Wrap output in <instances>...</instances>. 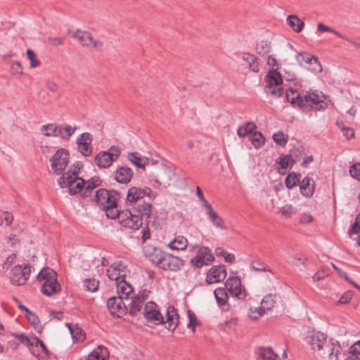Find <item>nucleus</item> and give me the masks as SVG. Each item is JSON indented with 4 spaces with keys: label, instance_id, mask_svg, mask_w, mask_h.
Masks as SVG:
<instances>
[{
    "label": "nucleus",
    "instance_id": "f257e3e1",
    "mask_svg": "<svg viewBox=\"0 0 360 360\" xmlns=\"http://www.w3.org/2000/svg\"><path fill=\"white\" fill-rule=\"evenodd\" d=\"M143 314L146 321L155 325H160L165 323L167 324L166 328L172 331L174 330L179 324V315L176 309L171 305L167 308V319L165 321L158 305L152 301L146 303Z\"/></svg>",
    "mask_w": 360,
    "mask_h": 360
},
{
    "label": "nucleus",
    "instance_id": "f03ea898",
    "mask_svg": "<svg viewBox=\"0 0 360 360\" xmlns=\"http://www.w3.org/2000/svg\"><path fill=\"white\" fill-rule=\"evenodd\" d=\"M83 165L81 162L72 164L68 172L63 173L58 180L61 188H68L71 195L78 193L84 185V180L78 176Z\"/></svg>",
    "mask_w": 360,
    "mask_h": 360
},
{
    "label": "nucleus",
    "instance_id": "7ed1b4c3",
    "mask_svg": "<svg viewBox=\"0 0 360 360\" xmlns=\"http://www.w3.org/2000/svg\"><path fill=\"white\" fill-rule=\"evenodd\" d=\"M94 200L98 206L105 212L108 218L115 219L117 217L118 210L117 207V194L116 192L100 188L96 191Z\"/></svg>",
    "mask_w": 360,
    "mask_h": 360
},
{
    "label": "nucleus",
    "instance_id": "20e7f679",
    "mask_svg": "<svg viewBox=\"0 0 360 360\" xmlns=\"http://www.w3.org/2000/svg\"><path fill=\"white\" fill-rule=\"evenodd\" d=\"M326 97L318 90H310L300 98L299 108L304 112L311 110H321L328 108V103L326 101Z\"/></svg>",
    "mask_w": 360,
    "mask_h": 360
},
{
    "label": "nucleus",
    "instance_id": "39448f33",
    "mask_svg": "<svg viewBox=\"0 0 360 360\" xmlns=\"http://www.w3.org/2000/svg\"><path fill=\"white\" fill-rule=\"evenodd\" d=\"M37 280L41 284V292L47 296H51L60 290L57 281V274L52 269H42L38 274Z\"/></svg>",
    "mask_w": 360,
    "mask_h": 360
},
{
    "label": "nucleus",
    "instance_id": "423d86ee",
    "mask_svg": "<svg viewBox=\"0 0 360 360\" xmlns=\"http://www.w3.org/2000/svg\"><path fill=\"white\" fill-rule=\"evenodd\" d=\"M22 344L28 347L32 354L39 360H45L49 354V351L44 343L39 339L27 336L24 333L13 334Z\"/></svg>",
    "mask_w": 360,
    "mask_h": 360
},
{
    "label": "nucleus",
    "instance_id": "0eeeda50",
    "mask_svg": "<svg viewBox=\"0 0 360 360\" xmlns=\"http://www.w3.org/2000/svg\"><path fill=\"white\" fill-rule=\"evenodd\" d=\"M266 85L265 92L274 98H278L284 94V89L281 86L282 77L280 72L276 70H271L266 77Z\"/></svg>",
    "mask_w": 360,
    "mask_h": 360
},
{
    "label": "nucleus",
    "instance_id": "6e6552de",
    "mask_svg": "<svg viewBox=\"0 0 360 360\" xmlns=\"http://www.w3.org/2000/svg\"><path fill=\"white\" fill-rule=\"evenodd\" d=\"M120 155L118 147L111 146L108 151H101L94 158L96 165L100 169L110 167Z\"/></svg>",
    "mask_w": 360,
    "mask_h": 360
},
{
    "label": "nucleus",
    "instance_id": "1a4fd4ad",
    "mask_svg": "<svg viewBox=\"0 0 360 360\" xmlns=\"http://www.w3.org/2000/svg\"><path fill=\"white\" fill-rule=\"evenodd\" d=\"M342 351V347L339 342L330 339L317 352L315 357L320 360H338Z\"/></svg>",
    "mask_w": 360,
    "mask_h": 360
},
{
    "label": "nucleus",
    "instance_id": "9d476101",
    "mask_svg": "<svg viewBox=\"0 0 360 360\" xmlns=\"http://www.w3.org/2000/svg\"><path fill=\"white\" fill-rule=\"evenodd\" d=\"M70 155L67 149L60 148L50 158L51 167L56 175L61 174L69 163Z\"/></svg>",
    "mask_w": 360,
    "mask_h": 360
},
{
    "label": "nucleus",
    "instance_id": "9b49d317",
    "mask_svg": "<svg viewBox=\"0 0 360 360\" xmlns=\"http://www.w3.org/2000/svg\"><path fill=\"white\" fill-rule=\"evenodd\" d=\"M31 273V266L27 264L14 266L10 275L11 282L13 285H25L29 279Z\"/></svg>",
    "mask_w": 360,
    "mask_h": 360
},
{
    "label": "nucleus",
    "instance_id": "f8f14e48",
    "mask_svg": "<svg viewBox=\"0 0 360 360\" xmlns=\"http://www.w3.org/2000/svg\"><path fill=\"white\" fill-rule=\"evenodd\" d=\"M116 218H118L119 222L122 226L132 230L139 229L143 224L141 217L133 214L129 210L118 211Z\"/></svg>",
    "mask_w": 360,
    "mask_h": 360
},
{
    "label": "nucleus",
    "instance_id": "ddd939ff",
    "mask_svg": "<svg viewBox=\"0 0 360 360\" xmlns=\"http://www.w3.org/2000/svg\"><path fill=\"white\" fill-rule=\"evenodd\" d=\"M214 261V257L210 249L207 247H201L197 251L196 255L190 261L191 264L196 268L208 266Z\"/></svg>",
    "mask_w": 360,
    "mask_h": 360
},
{
    "label": "nucleus",
    "instance_id": "4468645a",
    "mask_svg": "<svg viewBox=\"0 0 360 360\" xmlns=\"http://www.w3.org/2000/svg\"><path fill=\"white\" fill-rule=\"evenodd\" d=\"M144 196H148L150 198L154 199L156 197V194L154 193L149 187L141 188L139 187L132 186L128 190L126 202L127 205L132 204L142 199Z\"/></svg>",
    "mask_w": 360,
    "mask_h": 360
},
{
    "label": "nucleus",
    "instance_id": "2eb2a0df",
    "mask_svg": "<svg viewBox=\"0 0 360 360\" xmlns=\"http://www.w3.org/2000/svg\"><path fill=\"white\" fill-rule=\"evenodd\" d=\"M184 265V262L179 257L164 253L159 267L165 271H177Z\"/></svg>",
    "mask_w": 360,
    "mask_h": 360
},
{
    "label": "nucleus",
    "instance_id": "dca6fc26",
    "mask_svg": "<svg viewBox=\"0 0 360 360\" xmlns=\"http://www.w3.org/2000/svg\"><path fill=\"white\" fill-rule=\"evenodd\" d=\"M93 136L89 132L80 134L77 140V150L84 157H89L93 153Z\"/></svg>",
    "mask_w": 360,
    "mask_h": 360
},
{
    "label": "nucleus",
    "instance_id": "f3484780",
    "mask_svg": "<svg viewBox=\"0 0 360 360\" xmlns=\"http://www.w3.org/2000/svg\"><path fill=\"white\" fill-rule=\"evenodd\" d=\"M127 272V266L122 261L118 260L112 264L107 269L106 274L110 280L117 282L125 278Z\"/></svg>",
    "mask_w": 360,
    "mask_h": 360
},
{
    "label": "nucleus",
    "instance_id": "a211bd4d",
    "mask_svg": "<svg viewBox=\"0 0 360 360\" xmlns=\"http://www.w3.org/2000/svg\"><path fill=\"white\" fill-rule=\"evenodd\" d=\"M227 276L226 268L224 265H214L207 271L206 282L207 284H215L223 281Z\"/></svg>",
    "mask_w": 360,
    "mask_h": 360
},
{
    "label": "nucleus",
    "instance_id": "6ab92c4d",
    "mask_svg": "<svg viewBox=\"0 0 360 360\" xmlns=\"http://www.w3.org/2000/svg\"><path fill=\"white\" fill-rule=\"evenodd\" d=\"M327 335L319 331H312L307 338V342L311 349L314 352V356L317 354L323 345L328 342Z\"/></svg>",
    "mask_w": 360,
    "mask_h": 360
},
{
    "label": "nucleus",
    "instance_id": "aec40b11",
    "mask_svg": "<svg viewBox=\"0 0 360 360\" xmlns=\"http://www.w3.org/2000/svg\"><path fill=\"white\" fill-rule=\"evenodd\" d=\"M74 37L83 46L87 48H100L103 43L93 37L92 34L86 31L77 30L74 34Z\"/></svg>",
    "mask_w": 360,
    "mask_h": 360
},
{
    "label": "nucleus",
    "instance_id": "412c9836",
    "mask_svg": "<svg viewBox=\"0 0 360 360\" xmlns=\"http://www.w3.org/2000/svg\"><path fill=\"white\" fill-rule=\"evenodd\" d=\"M225 286L233 297L240 300L246 297V292L245 289H242L241 281L238 277H229L225 283Z\"/></svg>",
    "mask_w": 360,
    "mask_h": 360
},
{
    "label": "nucleus",
    "instance_id": "4be33fe9",
    "mask_svg": "<svg viewBox=\"0 0 360 360\" xmlns=\"http://www.w3.org/2000/svg\"><path fill=\"white\" fill-rule=\"evenodd\" d=\"M148 290H143L131 297L129 311L131 316H136L141 311L144 302L148 297Z\"/></svg>",
    "mask_w": 360,
    "mask_h": 360
},
{
    "label": "nucleus",
    "instance_id": "5701e85b",
    "mask_svg": "<svg viewBox=\"0 0 360 360\" xmlns=\"http://www.w3.org/2000/svg\"><path fill=\"white\" fill-rule=\"evenodd\" d=\"M122 300L118 297H112L107 301V307L110 313L118 318L127 314V309Z\"/></svg>",
    "mask_w": 360,
    "mask_h": 360
},
{
    "label": "nucleus",
    "instance_id": "b1692460",
    "mask_svg": "<svg viewBox=\"0 0 360 360\" xmlns=\"http://www.w3.org/2000/svg\"><path fill=\"white\" fill-rule=\"evenodd\" d=\"M143 252L146 258H148L152 263L159 266L162 258L164 255V252L160 249L157 248L151 245H147L143 248Z\"/></svg>",
    "mask_w": 360,
    "mask_h": 360
},
{
    "label": "nucleus",
    "instance_id": "393cba45",
    "mask_svg": "<svg viewBox=\"0 0 360 360\" xmlns=\"http://www.w3.org/2000/svg\"><path fill=\"white\" fill-rule=\"evenodd\" d=\"M133 171L127 167H118L114 172V179L120 184H128L132 176Z\"/></svg>",
    "mask_w": 360,
    "mask_h": 360
},
{
    "label": "nucleus",
    "instance_id": "a878e982",
    "mask_svg": "<svg viewBox=\"0 0 360 360\" xmlns=\"http://www.w3.org/2000/svg\"><path fill=\"white\" fill-rule=\"evenodd\" d=\"M214 295L218 306L224 311L229 310L230 304L227 290L224 288H217L214 291Z\"/></svg>",
    "mask_w": 360,
    "mask_h": 360
},
{
    "label": "nucleus",
    "instance_id": "bb28decb",
    "mask_svg": "<svg viewBox=\"0 0 360 360\" xmlns=\"http://www.w3.org/2000/svg\"><path fill=\"white\" fill-rule=\"evenodd\" d=\"M207 205L205 208L206 214L212 223L213 226L219 229H226L225 222L224 219L213 210L212 205Z\"/></svg>",
    "mask_w": 360,
    "mask_h": 360
},
{
    "label": "nucleus",
    "instance_id": "cd10ccee",
    "mask_svg": "<svg viewBox=\"0 0 360 360\" xmlns=\"http://www.w3.org/2000/svg\"><path fill=\"white\" fill-rule=\"evenodd\" d=\"M315 189L314 181L309 177H304L300 183V190L301 193L307 198L313 195Z\"/></svg>",
    "mask_w": 360,
    "mask_h": 360
},
{
    "label": "nucleus",
    "instance_id": "c85d7f7f",
    "mask_svg": "<svg viewBox=\"0 0 360 360\" xmlns=\"http://www.w3.org/2000/svg\"><path fill=\"white\" fill-rule=\"evenodd\" d=\"M118 297L127 299L133 292L132 286L125 281V278L115 283Z\"/></svg>",
    "mask_w": 360,
    "mask_h": 360
},
{
    "label": "nucleus",
    "instance_id": "c756f323",
    "mask_svg": "<svg viewBox=\"0 0 360 360\" xmlns=\"http://www.w3.org/2000/svg\"><path fill=\"white\" fill-rule=\"evenodd\" d=\"M101 184V180L98 176H94L88 181H84V185L79 193H82V195L86 197L89 195L92 191L98 187Z\"/></svg>",
    "mask_w": 360,
    "mask_h": 360
},
{
    "label": "nucleus",
    "instance_id": "7c9ffc66",
    "mask_svg": "<svg viewBox=\"0 0 360 360\" xmlns=\"http://www.w3.org/2000/svg\"><path fill=\"white\" fill-rule=\"evenodd\" d=\"M188 243L186 238L183 236H176L166 247L174 250H184L188 247Z\"/></svg>",
    "mask_w": 360,
    "mask_h": 360
},
{
    "label": "nucleus",
    "instance_id": "2f4dec72",
    "mask_svg": "<svg viewBox=\"0 0 360 360\" xmlns=\"http://www.w3.org/2000/svg\"><path fill=\"white\" fill-rule=\"evenodd\" d=\"M109 356V352L106 347L98 346L86 358V360H106Z\"/></svg>",
    "mask_w": 360,
    "mask_h": 360
},
{
    "label": "nucleus",
    "instance_id": "473e14b6",
    "mask_svg": "<svg viewBox=\"0 0 360 360\" xmlns=\"http://www.w3.org/2000/svg\"><path fill=\"white\" fill-rule=\"evenodd\" d=\"M286 22L289 27L297 33L302 32L304 26V22L296 15H289Z\"/></svg>",
    "mask_w": 360,
    "mask_h": 360
},
{
    "label": "nucleus",
    "instance_id": "72a5a7b5",
    "mask_svg": "<svg viewBox=\"0 0 360 360\" xmlns=\"http://www.w3.org/2000/svg\"><path fill=\"white\" fill-rule=\"evenodd\" d=\"M257 353L262 360H277L278 355L271 347H259Z\"/></svg>",
    "mask_w": 360,
    "mask_h": 360
},
{
    "label": "nucleus",
    "instance_id": "f704fd0d",
    "mask_svg": "<svg viewBox=\"0 0 360 360\" xmlns=\"http://www.w3.org/2000/svg\"><path fill=\"white\" fill-rule=\"evenodd\" d=\"M58 136L64 140H68L76 131V127H72L70 124H64L58 125Z\"/></svg>",
    "mask_w": 360,
    "mask_h": 360
},
{
    "label": "nucleus",
    "instance_id": "c9c22d12",
    "mask_svg": "<svg viewBox=\"0 0 360 360\" xmlns=\"http://www.w3.org/2000/svg\"><path fill=\"white\" fill-rule=\"evenodd\" d=\"M241 58L246 64L248 65L249 68L252 71L255 72H259V62L257 58L255 55L246 53L242 56Z\"/></svg>",
    "mask_w": 360,
    "mask_h": 360
},
{
    "label": "nucleus",
    "instance_id": "e433bc0d",
    "mask_svg": "<svg viewBox=\"0 0 360 360\" xmlns=\"http://www.w3.org/2000/svg\"><path fill=\"white\" fill-rule=\"evenodd\" d=\"M129 161L138 167H144L148 163V159L147 158L141 156L137 153H131L128 155Z\"/></svg>",
    "mask_w": 360,
    "mask_h": 360
},
{
    "label": "nucleus",
    "instance_id": "4c0bfd02",
    "mask_svg": "<svg viewBox=\"0 0 360 360\" xmlns=\"http://www.w3.org/2000/svg\"><path fill=\"white\" fill-rule=\"evenodd\" d=\"M72 339L75 342L83 341L84 340V333L82 328H79L77 325H72L66 323Z\"/></svg>",
    "mask_w": 360,
    "mask_h": 360
},
{
    "label": "nucleus",
    "instance_id": "58836bf2",
    "mask_svg": "<svg viewBox=\"0 0 360 360\" xmlns=\"http://www.w3.org/2000/svg\"><path fill=\"white\" fill-rule=\"evenodd\" d=\"M135 209L139 214L138 215L140 217H145L146 219L150 217L152 211V205L150 203L143 202L138 204Z\"/></svg>",
    "mask_w": 360,
    "mask_h": 360
},
{
    "label": "nucleus",
    "instance_id": "ea45409f",
    "mask_svg": "<svg viewBox=\"0 0 360 360\" xmlns=\"http://www.w3.org/2000/svg\"><path fill=\"white\" fill-rule=\"evenodd\" d=\"M41 132L43 135L50 136H58V124L56 123H49L41 127Z\"/></svg>",
    "mask_w": 360,
    "mask_h": 360
},
{
    "label": "nucleus",
    "instance_id": "a19ab883",
    "mask_svg": "<svg viewBox=\"0 0 360 360\" xmlns=\"http://www.w3.org/2000/svg\"><path fill=\"white\" fill-rule=\"evenodd\" d=\"M275 303L276 300L274 296L271 294H269L264 297L261 302L260 307L265 313H266L268 311L274 308Z\"/></svg>",
    "mask_w": 360,
    "mask_h": 360
},
{
    "label": "nucleus",
    "instance_id": "79ce46f5",
    "mask_svg": "<svg viewBox=\"0 0 360 360\" xmlns=\"http://www.w3.org/2000/svg\"><path fill=\"white\" fill-rule=\"evenodd\" d=\"M293 160L290 155H285L281 158L278 162L279 167L278 168L279 173L285 174L286 170L290 168L293 164Z\"/></svg>",
    "mask_w": 360,
    "mask_h": 360
},
{
    "label": "nucleus",
    "instance_id": "37998d69",
    "mask_svg": "<svg viewBox=\"0 0 360 360\" xmlns=\"http://www.w3.org/2000/svg\"><path fill=\"white\" fill-rule=\"evenodd\" d=\"M255 128L256 126L254 123H246L238 128V134L240 137H245L248 134L251 136L255 132Z\"/></svg>",
    "mask_w": 360,
    "mask_h": 360
},
{
    "label": "nucleus",
    "instance_id": "c03bdc74",
    "mask_svg": "<svg viewBox=\"0 0 360 360\" xmlns=\"http://www.w3.org/2000/svg\"><path fill=\"white\" fill-rule=\"evenodd\" d=\"M285 98L290 103H297L299 106V101L300 98H302V96H301L296 90L289 89L285 91Z\"/></svg>",
    "mask_w": 360,
    "mask_h": 360
},
{
    "label": "nucleus",
    "instance_id": "a18cd8bd",
    "mask_svg": "<svg viewBox=\"0 0 360 360\" xmlns=\"http://www.w3.org/2000/svg\"><path fill=\"white\" fill-rule=\"evenodd\" d=\"M215 254L217 257H223L225 262L233 264L235 262V255L232 253L226 252L222 248H217L215 249Z\"/></svg>",
    "mask_w": 360,
    "mask_h": 360
},
{
    "label": "nucleus",
    "instance_id": "49530a36",
    "mask_svg": "<svg viewBox=\"0 0 360 360\" xmlns=\"http://www.w3.org/2000/svg\"><path fill=\"white\" fill-rule=\"evenodd\" d=\"M305 68L314 72H319L322 70L319 59L314 56H311V58H310L309 63H307Z\"/></svg>",
    "mask_w": 360,
    "mask_h": 360
},
{
    "label": "nucleus",
    "instance_id": "de8ad7c7",
    "mask_svg": "<svg viewBox=\"0 0 360 360\" xmlns=\"http://www.w3.org/2000/svg\"><path fill=\"white\" fill-rule=\"evenodd\" d=\"M250 141L252 145L256 148H260L264 143V137L260 132H254L250 136Z\"/></svg>",
    "mask_w": 360,
    "mask_h": 360
},
{
    "label": "nucleus",
    "instance_id": "09e8293b",
    "mask_svg": "<svg viewBox=\"0 0 360 360\" xmlns=\"http://www.w3.org/2000/svg\"><path fill=\"white\" fill-rule=\"evenodd\" d=\"M98 281L95 278H86L84 281V288L89 292H96L98 288Z\"/></svg>",
    "mask_w": 360,
    "mask_h": 360
},
{
    "label": "nucleus",
    "instance_id": "8fccbe9b",
    "mask_svg": "<svg viewBox=\"0 0 360 360\" xmlns=\"http://www.w3.org/2000/svg\"><path fill=\"white\" fill-rule=\"evenodd\" d=\"M300 174H297L295 173L289 174L285 179V186L289 189H291L294 186L297 185V184L300 181Z\"/></svg>",
    "mask_w": 360,
    "mask_h": 360
},
{
    "label": "nucleus",
    "instance_id": "3c124183",
    "mask_svg": "<svg viewBox=\"0 0 360 360\" xmlns=\"http://www.w3.org/2000/svg\"><path fill=\"white\" fill-rule=\"evenodd\" d=\"M25 316L28 321L34 326L35 330L40 333L41 332L42 328L39 324L38 317L30 310L29 312L25 313Z\"/></svg>",
    "mask_w": 360,
    "mask_h": 360
},
{
    "label": "nucleus",
    "instance_id": "603ef678",
    "mask_svg": "<svg viewBox=\"0 0 360 360\" xmlns=\"http://www.w3.org/2000/svg\"><path fill=\"white\" fill-rule=\"evenodd\" d=\"M27 58L30 60V67L31 68H35L40 65V61L37 58V55L32 49H27L26 51Z\"/></svg>",
    "mask_w": 360,
    "mask_h": 360
},
{
    "label": "nucleus",
    "instance_id": "864d4df0",
    "mask_svg": "<svg viewBox=\"0 0 360 360\" xmlns=\"http://www.w3.org/2000/svg\"><path fill=\"white\" fill-rule=\"evenodd\" d=\"M13 220V216L11 212H3L0 213V226H8Z\"/></svg>",
    "mask_w": 360,
    "mask_h": 360
},
{
    "label": "nucleus",
    "instance_id": "5fc2aeb1",
    "mask_svg": "<svg viewBox=\"0 0 360 360\" xmlns=\"http://www.w3.org/2000/svg\"><path fill=\"white\" fill-rule=\"evenodd\" d=\"M295 213V208L292 205H286L279 210L282 217L290 218Z\"/></svg>",
    "mask_w": 360,
    "mask_h": 360
},
{
    "label": "nucleus",
    "instance_id": "6e6d98bb",
    "mask_svg": "<svg viewBox=\"0 0 360 360\" xmlns=\"http://www.w3.org/2000/svg\"><path fill=\"white\" fill-rule=\"evenodd\" d=\"M273 139L277 144L284 146L288 142V136L281 131H278L273 135Z\"/></svg>",
    "mask_w": 360,
    "mask_h": 360
},
{
    "label": "nucleus",
    "instance_id": "4d7b16f0",
    "mask_svg": "<svg viewBox=\"0 0 360 360\" xmlns=\"http://www.w3.org/2000/svg\"><path fill=\"white\" fill-rule=\"evenodd\" d=\"M349 172L353 179L360 181V162H356L351 165Z\"/></svg>",
    "mask_w": 360,
    "mask_h": 360
},
{
    "label": "nucleus",
    "instance_id": "13d9d810",
    "mask_svg": "<svg viewBox=\"0 0 360 360\" xmlns=\"http://www.w3.org/2000/svg\"><path fill=\"white\" fill-rule=\"evenodd\" d=\"M311 56L312 55L305 52L300 53L296 56V59L300 65L306 67L310 58H311Z\"/></svg>",
    "mask_w": 360,
    "mask_h": 360
},
{
    "label": "nucleus",
    "instance_id": "bf43d9fd",
    "mask_svg": "<svg viewBox=\"0 0 360 360\" xmlns=\"http://www.w3.org/2000/svg\"><path fill=\"white\" fill-rule=\"evenodd\" d=\"M11 72L14 76H20L23 72V68L19 61H13L11 65Z\"/></svg>",
    "mask_w": 360,
    "mask_h": 360
},
{
    "label": "nucleus",
    "instance_id": "052dcab7",
    "mask_svg": "<svg viewBox=\"0 0 360 360\" xmlns=\"http://www.w3.org/2000/svg\"><path fill=\"white\" fill-rule=\"evenodd\" d=\"M266 313L259 307L250 308L248 316L252 320H257Z\"/></svg>",
    "mask_w": 360,
    "mask_h": 360
},
{
    "label": "nucleus",
    "instance_id": "680f3d73",
    "mask_svg": "<svg viewBox=\"0 0 360 360\" xmlns=\"http://www.w3.org/2000/svg\"><path fill=\"white\" fill-rule=\"evenodd\" d=\"M188 316L189 319V322L187 324V327L189 328H192L193 332H195V327L198 324V319L195 314L190 310L188 311Z\"/></svg>",
    "mask_w": 360,
    "mask_h": 360
},
{
    "label": "nucleus",
    "instance_id": "e2e57ef3",
    "mask_svg": "<svg viewBox=\"0 0 360 360\" xmlns=\"http://www.w3.org/2000/svg\"><path fill=\"white\" fill-rule=\"evenodd\" d=\"M257 51L260 55H265L270 51L269 44L264 41H260L256 46Z\"/></svg>",
    "mask_w": 360,
    "mask_h": 360
},
{
    "label": "nucleus",
    "instance_id": "0e129e2a",
    "mask_svg": "<svg viewBox=\"0 0 360 360\" xmlns=\"http://www.w3.org/2000/svg\"><path fill=\"white\" fill-rule=\"evenodd\" d=\"M317 29L319 32H331V33L335 34L338 37H343V35L342 34H340L339 32L336 31L335 30H334L330 27L325 25L323 23H319L318 26H317Z\"/></svg>",
    "mask_w": 360,
    "mask_h": 360
},
{
    "label": "nucleus",
    "instance_id": "69168bd1",
    "mask_svg": "<svg viewBox=\"0 0 360 360\" xmlns=\"http://www.w3.org/2000/svg\"><path fill=\"white\" fill-rule=\"evenodd\" d=\"M251 268L257 271H269L271 272V270L269 269H267V266L264 264L263 263H261L259 261H253L251 264Z\"/></svg>",
    "mask_w": 360,
    "mask_h": 360
},
{
    "label": "nucleus",
    "instance_id": "338daca9",
    "mask_svg": "<svg viewBox=\"0 0 360 360\" xmlns=\"http://www.w3.org/2000/svg\"><path fill=\"white\" fill-rule=\"evenodd\" d=\"M337 125L338 127L341 129L342 131L343 135L347 139H349L351 138H353L354 136V130L347 127H340V122L337 121Z\"/></svg>",
    "mask_w": 360,
    "mask_h": 360
},
{
    "label": "nucleus",
    "instance_id": "774afa93",
    "mask_svg": "<svg viewBox=\"0 0 360 360\" xmlns=\"http://www.w3.org/2000/svg\"><path fill=\"white\" fill-rule=\"evenodd\" d=\"M360 232V213L356 216L355 222L349 230V234H356Z\"/></svg>",
    "mask_w": 360,
    "mask_h": 360
}]
</instances>
